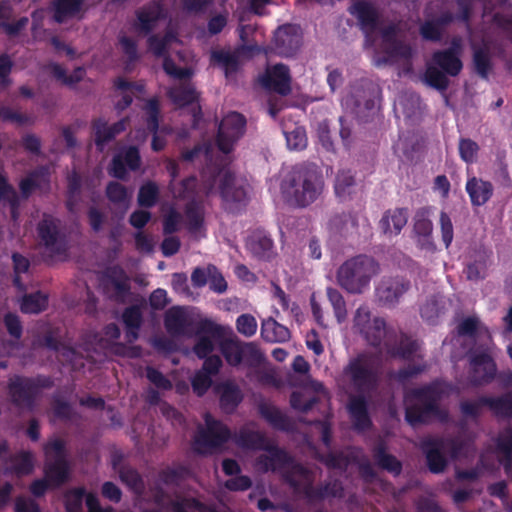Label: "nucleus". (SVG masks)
<instances>
[{
    "label": "nucleus",
    "mask_w": 512,
    "mask_h": 512,
    "mask_svg": "<svg viewBox=\"0 0 512 512\" xmlns=\"http://www.w3.org/2000/svg\"><path fill=\"white\" fill-rule=\"evenodd\" d=\"M173 35L170 32H167L163 37L158 35H150L147 44L149 50L157 57L165 56L167 53V46Z\"/></svg>",
    "instance_id": "nucleus-58"
},
{
    "label": "nucleus",
    "mask_w": 512,
    "mask_h": 512,
    "mask_svg": "<svg viewBox=\"0 0 512 512\" xmlns=\"http://www.w3.org/2000/svg\"><path fill=\"white\" fill-rule=\"evenodd\" d=\"M264 88L281 95H287L291 91L289 68L284 64H276L267 69L261 79Z\"/></svg>",
    "instance_id": "nucleus-25"
},
{
    "label": "nucleus",
    "mask_w": 512,
    "mask_h": 512,
    "mask_svg": "<svg viewBox=\"0 0 512 512\" xmlns=\"http://www.w3.org/2000/svg\"><path fill=\"white\" fill-rule=\"evenodd\" d=\"M164 326L171 335H184L188 326V318L183 308L174 306L168 309L164 316Z\"/></svg>",
    "instance_id": "nucleus-37"
},
{
    "label": "nucleus",
    "mask_w": 512,
    "mask_h": 512,
    "mask_svg": "<svg viewBox=\"0 0 512 512\" xmlns=\"http://www.w3.org/2000/svg\"><path fill=\"white\" fill-rule=\"evenodd\" d=\"M372 457L378 468L397 477L402 473L403 464L393 454L388 452L385 441H378L371 449Z\"/></svg>",
    "instance_id": "nucleus-28"
},
{
    "label": "nucleus",
    "mask_w": 512,
    "mask_h": 512,
    "mask_svg": "<svg viewBox=\"0 0 512 512\" xmlns=\"http://www.w3.org/2000/svg\"><path fill=\"white\" fill-rule=\"evenodd\" d=\"M69 462L67 459H53L45 464V478L53 487H60L69 478Z\"/></svg>",
    "instance_id": "nucleus-36"
},
{
    "label": "nucleus",
    "mask_w": 512,
    "mask_h": 512,
    "mask_svg": "<svg viewBox=\"0 0 512 512\" xmlns=\"http://www.w3.org/2000/svg\"><path fill=\"white\" fill-rule=\"evenodd\" d=\"M360 334L367 343L373 347H379L386 334V322L383 318L375 317Z\"/></svg>",
    "instance_id": "nucleus-43"
},
{
    "label": "nucleus",
    "mask_w": 512,
    "mask_h": 512,
    "mask_svg": "<svg viewBox=\"0 0 512 512\" xmlns=\"http://www.w3.org/2000/svg\"><path fill=\"white\" fill-rule=\"evenodd\" d=\"M326 293L328 300L333 307L337 321L342 323L347 317L346 302L343 295L337 289L332 287H328Z\"/></svg>",
    "instance_id": "nucleus-52"
},
{
    "label": "nucleus",
    "mask_w": 512,
    "mask_h": 512,
    "mask_svg": "<svg viewBox=\"0 0 512 512\" xmlns=\"http://www.w3.org/2000/svg\"><path fill=\"white\" fill-rule=\"evenodd\" d=\"M374 88L369 84L361 83L353 86L351 92V99L356 108L364 107L371 109L374 106Z\"/></svg>",
    "instance_id": "nucleus-46"
},
{
    "label": "nucleus",
    "mask_w": 512,
    "mask_h": 512,
    "mask_svg": "<svg viewBox=\"0 0 512 512\" xmlns=\"http://www.w3.org/2000/svg\"><path fill=\"white\" fill-rule=\"evenodd\" d=\"M247 248L259 260L268 261L275 255L273 240L263 231H256L249 237Z\"/></svg>",
    "instance_id": "nucleus-33"
},
{
    "label": "nucleus",
    "mask_w": 512,
    "mask_h": 512,
    "mask_svg": "<svg viewBox=\"0 0 512 512\" xmlns=\"http://www.w3.org/2000/svg\"><path fill=\"white\" fill-rule=\"evenodd\" d=\"M473 67L477 75L482 79H488L492 70V62L489 52L485 48H477L473 52Z\"/></svg>",
    "instance_id": "nucleus-47"
},
{
    "label": "nucleus",
    "mask_w": 512,
    "mask_h": 512,
    "mask_svg": "<svg viewBox=\"0 0 512 512\" xmlns=\"http://www.w3.org/2000/svg\"><path fill=\"white\" fill-rule=\"evenodd\" d=\"M380 32L381 48L385 56L377 61L378 64L393 63L398 60H409L412 58L411 46L398 39V29L394 24L382 28Z\"/></svg>",
    "instance_id": "nucleus-12"
},
{
    "label": "nucleus",
    "mask_w": 512,
    "mask_h": 512,
    "mask_svg": "<svg viewBox=\"0 0 512 512\" xmlns=\"http://www.w3.org/2000/svg\"><path fill=\"white\" fill-rule=\"evenodd\" d=\"M261 451L265 453L260 454L255 459V467L263 473H279L283 481L294 490L300 479V476L295 472V467L303 465L296 462L294 457L284 448L270 440Z\"/></svg>",
    "instance_id": "nucleus-6"
},
{
    "label": "nucleus",
    "mask_w": 512,
    "mask_h": 512,
    "mask_svg": "<svg viewBox=\"0 0 512 512\" xmlns=\"http://www.w3.org/2000/svg\"><path fill=\"white\" fill-rule=\"evenodd\" d=\"M427 369V365L423 364H409L407 367L399 369L392 373L391 378L395 379L399 383H405L411 378L418 376Z\"/></svg>",
    "instance_id": "nucleus-62"
},
{
    "label": "nucleus",
    "mask_w": 512,
    "mask_h": 512,
    "mask_svg": "<svg viewBox=\"0 0 512 512\" xmlns=\"http://www.w3.org/2000/svg\"><path fill=\"white\" fill-rule=\"evenodd\" d=\"M410 287V281L404 277H383L375 288V297L380 305L395 307Z\"/></svg>",
    "instance_id": "nucleus-16"
},
{
    "label": "nucleus",
    "mask_w": 512,
    "mask_h": 512,
    "mask_svg": "<svg viewBox=\"0 0 512 512\" xmlns=\"http://www.w3.org/2000/svg\"><path fill=\"white\" fill-rule=\"evenodd\" d=\"M146 127L151 133H158L160 119V103L157 97L147 100L144 106Z\"/></svg>",
    "instance_id": "nucleus-50"
},
{
    "label": "nucleus",
    "mask_w": 512,
    "mask_h": 512,
    "mask_svg": "<svg viewBox=\"0 0 512 512\" xmlns=\"http://www.w3.org/2000/svg\"><path fill=\"white\" fill-rule=\"evenodd\" d=\"M100 283L104 295L116 303H125L131 293L130 278L119 265L106 268Z\"/></svg>",
    "instance_id": "nucleus-10"
},
{
    "label": "nucleus",
    "mask_w": 512,
    "mask_h": 512,
    "mask_svg": "<svg viewBox=\"0 0 512 512\" xmlns=\"http://www.w3.org/2000/svg\"><path fill=\"white\" fill-rule=\"evenodd\" d=\"M301 45V36L297 29L286 24L279 27L274 34V46L278 54L282 56H293Z\"/></svg>",
    "instance_id": "nucleus-24"
},
{
    "label": "nucleus",
    "mask_w": 512,
    "mask_h": 512,
    "mask_svg": "<svg viewBox=\"0 0 512 512\" xmlns=\"http://www.w3.org/2000/svg\"><path fill=\"white\" fill-rule=\"evenodd\" d=\"M465 190L470 198L471 205L480 207L492 198L494 187L490 181L471 176L467 179Z\"/></svg>",
    "instance_id": "nucleus-29"
},
{
    "label": "nucleus",
    "mask_w": 512,
    "mask_h": 512,
    "mask_svg": "<svg viewBox=\"0 0 512 512\" xmlns=\"http://www.w3.org/2000/svg\"><path fill=\"white\" fill-rule=\"evenodd\" d=\"M86 490L83 487L73 488L64 494V504L67 512H81Z\"/></svg>",
    "instance_id": "nucleus-55"
},
{
    "label": "nucleus",
    "mask_w": 512,
    "mask_h": 512,
    "mask_svg": "<svg viewBox=\"0 0 512 512\" xmlns=\"http://www.w3.org/2000/svg\"><path fill=\"white\" fill-rule=\"evenodd\" d=\"M206 428L201 429L195 437L196 450L204 453L200 448H218L231 439L230 429L221 421L214 419L210 414L205 415Z\"/></svg>",
    "instance_id": "nucleus-13"
},
{
    "label": "nucleus",
    "mask_w": 512,
    "mask_h": 512,
    "mask_svg": "<svg viewBox=\"0 0 512 512\" xmlns=\"http://www.w3.org/2000/svg\"><path fill=\"white\" fill-rule=\"evenodd\" d=\"M40 244L51 255H62L67 251L66 234L61 228V221L52 215L44 214L37 224Z\"/></svg>",
    "instance_id": "nucleus-9"
},
{
    "label": "nucleus",
    "mask_w": 512,
    "mask_h": 512,
    "mask_svg": "<svg viewBox=\"0 0 512 512\" xmlns=\"http://www.w3.org/2000/svg\"><path fill=\"white\" fill-rule=\"evenodd\" d=\"M408 221L407 208H394L386 210L380 221L379 228L386 236H397L406 226Z\"/></svg>",
    "instance_id": "nucleus-30"
},
{
    "label": "nucleus",
    "mask_w": 512,
    "mask_h": 512,
    "mask_svg": "<svg viewBox=\"0 0 512 512\" xmlns=\"http://www.w3.org/2000/svg\"><path fill=\"white\" fill-rule=\"evenodd\" d=\"M245 117L238 112H230L220 122L216 137L218 149L224 154L230 153L235 143L244 135Z\"/></svg>",
    "instance_id": "nucleus-11"
},
{
    "label": "nucleus",
    "mask_w": 512,
    "mask_h": 512,
    "mask_svg": "<svg viewBox=\"0 0 512 512\" xmlns=\"http://www.w3.org/2000/svg\"><path fill=\"white\" fill-rule=\"evenodd\" d=\"M167 96L178 107H186L198 103L199 100V93L189 79L169 88Z\"/></svg>",
    "instance_id": "nucleus-34"
},
{
    "label": "nucleus",
    "mask_w": 512,
    "mask_h": 512,
    "mask_svg": "<svg viewBox=\"0 0 512 512\" xmlns=\"http://www.w3.org/2000/svg\"><path fill=\"white\" fill-rule=\"evenodd\" d=\"M146 378L151 382L156 388L169 391L172 389V382L158 369L147 366L145 369Z\"/></svg>",
    "instance_id": "nucleus-64"
},
{
    "label": "nucleus",
    "mask_w": 512,
    "mask_h": 512,
    "mask_svg": "<svg viewBox=\"0 0 512 512\" xmlns=\"http://www.w3.org/2000/svg\"><path fill=\"white\" fill-rule=\"evenodd\" d=\"M220 196L227 204L235 205L236 207L245 205L247 201V191L242 182H239L235 175L226 171L220 181L219 185Z\"/></svg>",
    "instance_id": "nucleus-23"
},
{
    "label": "nucleus",
    "mask_w": 512,
    "mask_h": 512,
    "mask_svg": "<svg viewBox=\"0 0 512 512\" xmlns=\"http://www.w3.org/2000/svg\"><path fill=\"white\" fill-rule=\"evenodd\" d=\"M231 440L243 450L261 451L269 439L265 433L250 429L247 425L232 434Z\"/></svg>",
    "instance_id": "nucleus-27"
},
{
    "label": "nucleus",
    "mask_w": 512,
    "mask_h": 512,
    "mask_svg": "<svg viewBox=\"0 0 512 512\" xmlns=\"http://www.w3.org/2000/svg\"><path fill=\"white\" fill-rule=\"evenodd\" d=\"M188 475V469L185 466H178L175 468H166L159 472L160 481L169 486H178L182 480Z\"/></svg>",
    "instance_id": "nucleus-56"
},
{
    "label": "nucleus",
    "mask_w": 512,
    "mask_h": 512,
    "mask_svg": "<svg viewBox=\"0 0 512 512\" xmlns=\"http://www.w3.org/2000/svg\"><path fill=\"white\" fill-rule=\"evenodd\" d=\"M48 305V297L41 291H36L23 296L20 309L26 314H38L44 311Z\"/></svg>",
    "instance_id": "nucleus-42"
},
{
    "label": "nucleus",
    "mask_w": 512,
    "mask_h": 512,
    "mask_svg": "<svg viewBox=\"0 0 512 512\" xmlns=\"http://www.w3.org/2000/svg\"><path fill=\"white\" fill-rule=\"evenodd\" d=\"M122 322L125 327L140 329L143 323V314L140 306L131 305L126 307L122 313Z\"/></svg>",
    "instance_id": "nucleus-60"
},
{
    "label": "nucleus",
    "mask_w": 512,
    "mask_h": 512,
    "mask_svg": "<svg viewBox=\"0 0 512 512\" xmlns=\"http://www.w3.org/2000/svg\"><path fill=\"white\" fill-rule=\"evenodd\" d=\"M480 146L470 138L461 137L458 142L460 159L467 165L474 164L478 159Z\"/></svg>",
    "instance_id": "nucleus-48"
},
{
    "label": "nucleus",
    "mask_w": 512,
    "mask_h": 512,
    "mask_svg": "<svg viewBox=\"0 0 512 512\" xmlns=\"http://www.w3.org/2000/svg\"><path fill=\"white\" fill-rule=\"evenodd\" d=\"M211 60L228 71H236L238 68V57L229 51L216 50L211 54Z\"/></svg>",
    "instance_id": "nucleus-57"
},
{
    "label": "nucleus",
    "mask_w": 512,
    "mask_h": 512,
    "mask_svg": "<svg viewBox=\"0 0 512 512\" xmlns=\"http://www.w3.org/2000/svg\"><path fill=\"white\" fill-rule=\"evenodd\" d=\"M84 0H54L53 19L57 23H63L68 18L74 17L82 9Z\"/></svg>",
    "instance_id": "nucleus-39"
},
{
    "label": "nucleus",
    "mask_w": 512,
    "mask_h": 512,
    "mask_svg": "<svg viewBox=\"0 0 512 512\" xmlns=\"http://www.w3.org/2000/svg\"><path fill=\"white\" fill-rule=\"evenodd\" d=\"M381 363L371 353H360L349 360L343 373L356 394L348 398L347 411L357 431L369 430L373 423L369 415L367 395L379 385Z\"/></svg>",
    "instance_id": "nucleus-1"
},
{
    "label": "nucleus",
    "mask_w": 512,
    "mask_h": 512,
    "mask_svg": "<svg viewBox=\"0 0 512 512\" xmlns=\"http://www.w3.org/2000/svg\"><path fill=\"white\" fill-rule=\"evenodd\" d=\"M12 470L18 476L29 475L34 469V457L30 451H20L12 457Z\"/></svg>",
    "instance_id": "nucleus-49"
},
{
    "label": "nucleus",
    "mask_w": 512,
    "mask_h": 512,
    "mask_svg": "<svg viewBox=\"0 0 512 512\" xmlns=\"http://www.w3.org/2000/svg\"><path fill=\"white\" fill-rule=\"evenodd\" d=\"M420 448L425 455L429 471L434 474L442 473L447 466V460L443 452L445 448L444 439L425 438L421 441Z\"/></svg>",
    "instance_id": "nucleus-22"
},
{
    "label": "nucleus",
    "mask_w": 512,
    "mask_h": 512,
    "mask_svg": "<svg viewBox=\"0 0 512 512\" xmlns=\"http://www.w3.org/2000/svg\"><path fill=\"white\" fill-rule=\"evenodd\" d=\"M53 381L48 376H15L8 383V392L14 406L33 411L36 399L43 388H50Z\"/></svg>",
    "instance_id": "nucleus-7"
},
{
    "label": "nucleus",
    "mask_w": 512,
    "mask_h": 512,
    "mask_svg": "<svg viewBox=\"0 0 512 512\" xmlns=\"http://www.w3.org/2000/svg\"><path fill=\"white\" fill-rule=\"evenodd\" d=\"M430 216V207L418 208L413 216L412 234L417 248L428 253H434L437 247L433 237V222Z\"/></svg>",
    "instance_id": "nucleus-15"
},
{
    "label": "nucleus",
    "mask_w": 512,
    "mask_h": 512,
    "mask_svg": "<svg viewBox=\"0 0 512 512\" xmlns=\"http://www.w3.org/2000/svg\"><path fill=\"white\" fill-rule=\"evenodd\" d=\"M419 33L423 40L439 42L443 37L444 30L432 19L421 24Z\"/></svg>",
    "instance_id": "nucleus-59"
},
{
    "label": "nucleus",
    "mask_w": 512,
    "mask_h": 512,
    "mask_svg": "<svg viewBox=\"0 0 512 512\" xmlns=\"http://www.w3.org/2000/svg\"><path fill=\"white\" fill-rule=\"evenodd\" d=\"M186 226L191 233L200 230L204 222V216L200 207L195 203H188L185 209Z\"/></svg>",
    "instance_id": "nucleus-53"
},
{
    "label": "nucleus",
    "mask_w": 512,
    "mask_h": 512,
    "mask_svg": "<svg viewBox=\"0 0 512 512\" xmlns=\"http://www.w3.org/2000/svg\"><path fill=\"white\" fill-rule=\"evenodd\" d=\"M258 410L261 417L273 429L283 432L293 431V421L276 406L268 403H261L258 407Z\"/></svg>",
    "instance_id": "nucleus-32"
},
{
    "label": "nucleus",
    "mask_w": 512,
    "mask_h": 512,
    "mask_svg": "<svg viewBox=\"0 0 512 512\" xmlns=\"http://www.w3.org/2000/svg\"><path fill=\"white\" fill-rule=\"evenodd\" d=\"M355 185V176L350 170H339L334 183L335 195L341 200H346L353 193Z\"/></svg>",
    "instance_id": "nucleus-41"
},
{
    "label": "nucleus",
    "mask_w": 512,
    "mask_h": 512,
    "mask_svg": "<svg viewBox=\"0 0 512 512\" xmlns=\"http://www.w3.org/2000/svg\"><path fill=\"white\" fill-rule=\"evenodd\" d=\"M194 334L193 352L199 359H203L214 351L215 341L223 338L224 329L210 319H202L197 323Z\"/></svg>",
    "instance_id": "nucleus-14"
},
{
    "label": "nucleus",
    "mask_w": 512,
    "mask_h": 512,
    "mask_svg": "<svg viewBox=\"0 0 512 512\" xmlns=\"http://www.w3.org/2000/svg\"><path fill=\"white\" fill-rule=\"evenodd\" d=\"M442 396L443 390L438 382L411 389L406 395V400L415 401L407 403L405 407L406 422L412 427L429 424L434 420L447 422L448 411L440 406Z\"/></svg>",
    "instance_id": "nucleus-3"
},
{
    "label": "nucleus",
    "mask_w": 512,
    "mask_h": 512,
    "mask_svg": "<svg viewBox=\"0 0 512 512\" xmlns=\"http://www.w3.org/2000/svg\"><path fill=\"white\" fill-rule=\"evenodd\" d=\"M261 337L265 342L283 343L290 339L291 333L286 326L273 318H268L262 321Z\"/></svg>",
    "instance_id": "nucleus-38"
},
{
    "label": "nucleus",
    "mask_w": 512,
    "mask_h": 512,
    "mask_svg": "<svg viewBox=\"0 0 512 512\" xmlns=\"http://www.w3.org/2000/svg\"><path fill=\"white\" fill-rule=\"evenodd\" d=\"M282 194L288 204L306 208L321 198L325 180L320 168L309 162L292 167L281 184Z\"/></svg>",
    "instance_id": "nucleus-2"
},
{
    "label": "nucleus",
    "mask_w": 512,
    "mask_h": 512,
    "mask_svg": "<svg viewBox=\"0 0 512 512\" xmlns=\"http://www.w3.org/2000/svg\"><path fill=\"white\" fill-rule=\"evenodd\" d=\"M133 29L142 35H150L158 23L165 19L166 12L163 4L158 0H152L135 11Z\"/></svg>",
    "instance_id": "nucleus-18"
},
{
    "label": "nucleus",
    "mask_w": 512,
    "mask_h": 512,
    "mask_svg": "<svg viewBox=\"0 0 512 512\" xmlns=\"http://www.w3.org/2000/svg\"><path fill=\"white\" fill-rule=\"evenodd\" d=\"M295 469L300 479L294 491L302 494L309 503L322 501L329 497H342L344 489L341 481L338 479L326 481L324 484L314 486L315 475L313 471L305 466H296Z\"/></svg>",
    "instance_id": "nucleus-8"
},
{
    "label": "nucleus",
    "mask_w": 512,
    "mask_h": 512,
    "mask_svg": "<svg viewBox=\"0 0 512 512\" xmlns=\"http://www.w3.org/2000/svg\"><path fill=\"white\" fill-rule=\"evenodd\" d=\"M215 391L219 394L220 408L227 414H232L243 400L241 389L232 381L218 384Z\"/></svg>",
    "instance_id": "nucleus-31"
},
{
    "label": "nucleus",
    "mask_w": 512,
    "mask_h": 512,
    "mask_svg": "<svg viewBox=\"0 0 512 512\" xmlns=\"http://www.w3.org/2000/svg\"><path fill=\"white\" fill-rule=\"evenodd\" d=\"M106 196L110 202L114 204H122L127 201L128 192L123 184L111 181L106 186Z\"/></svg>",
    "instance_id": "nucleus-63"
},
{
    "label": "nucleus",
    "mask_w": 512,
    "mask_h": 512,
    "mask_svg": "<svg viewBox=\"0 0 512 512\" xmlns=\"http://www.w3.org/2000/svg\"><path fill=\"white\" fill-rule=\"evenodd\" d=\"M480 402L488 407L492 414L502 419H512V392L500 396H481Z\"/></svg>",
    "instance_id": "nucleus-35"
},
{
    "label": "nucleus",
    "mask_w": 512,
    "mask_h": 512,
    "mask_svg": "<svg viewBox=\"0 0 512 512\" xmlns=\"http://www.w3.org/2000/svg\"><path fill=\"white\" fill-rule=\"evenodd\" d=\"M469 380L473 385L490 383L496 375V363L486 352L473 354L470 357Z\"/></svg>",
    "instance_id": "nucleus-21"
},
{
    "label": "nucleus",
    "mask_w": 512,
    "mask_h": 512,
    "mask_svg": "<svg viewBox=\"0 0 512 512\" xmlns=\"http://www.w3.org/2000/svg\"><path fill=\"white\" fill-rule=\"evenodd\" d=\"M349 11L356 17L359 28L365 35V44L373 46V35L379 29L380 24V15L377 9L370 2L359 0L350 7Z\"/></svg>",
    "instance_id": "nucleus-17"
},
{
    "label": "nucleus",
    "mask_w": 512,
    "mask_h": 512,
    "mask_svg": "<svg viewBox=\"0 0 512 512\" xmlns=\"http://www.w3.org/2000/svg\"><path fill=\"white\" fill-rule=\"evenodd\" d=\"M141 163L138 147L129 146L113 156L108 167V173L116 179L126 180L128 178V170H139Z\"/></svg>",
    "instance_id": "nucleus-20"
},
{
    "label": "nucleus",
    "mask_w": 512,
    "mask_h": 512,
    "mask_svg": "<svg viewBox=\"0 0 512 512\" xmlns=\"http://www.w3.org/2000/svg\"><path fill=\"white\" fill-rule=\"evenodd\" d=\"M462 69L460 40L454 39L449 48L438 49L431 54L426 63L423 81L427 86L444 93L450 85L449 77L458 76Z\"/></svg>",
    "instance_id": "nucleus-4"
},
{
    "label": "nucleus",
    "mask_w": 512,
    "mask_h": 512,
    "mask_svg": "<svg viewBox=\"0 0 512 512\" xmlns=\"http://www.w3.org/2000/svg\"><path fill=\"white\" fill-rule=\"evenodd\" d=\"M51 181V171L48 165H40L30 171L27 176L19 182L21 196L28 199L34 190L41 189L43 186L49 187Z\"/></svg>",
    "instance_id": "nucleus-26"
},
{
    "label": "nucleus",
    "mask_w": 512,
    "mask_h": 512,
    "mask_svg": "<svg viewBox=\"0 0 512 512\" xmlns=\"http://www.w3.org/2000/svg\"><path fill=\"white\" fill-rule=\"evenodd\" d=\"M419 343L416 340H412L408 337H403L399 345L394 349L393 356L399 357L405 361H411L414 357L418 356Z\"/></svg>",
    "instance_id": "nucleus-54"
},
{
    "label": "nucleus",
    "mask_w": 512,
    "mask_h": 512,
    "mask_svg": "<svg viewBox=\"0 0 512 512\" xmlns=\"http://www.w3.org/2000/svg\"><path fill=\"white\" fill-rule=\"evenodd\" d=\"M160 196V190L158 185L154 181H147L143 183L138 191L137 202L142 208L154 207Z\"/></svg>",
    "instance_id": "nucleus-45"
},
{
    "label": "nucleus",
    "mask_w": 512,
    "mask_h": 512,
    "mask_svg": "<svg viewBox=\"0 0 512 512\" xmlns=\"http://www.w3.org/2000/svg\"><path fill=\"white\" fill-rule=\"evenodd\" d=\"M163 70L166 74L178 80L190 79L193 74L190 68L177 66L169 56H166L163 60Z\"/></svg>",
    "instance_id": "nucleus-61"
},
{
    "label": "nucleus",
    "mask_w": 512,
    "mask_h": 512,
    "mask_svg": "<svg viewBox=\"0 0 512 512\" xmlns=\"http://www.w3.org/2000/svg\"><path fill=\"white\" fill-rule=\"evenodd\" d=\"M0 202H7L9 204L11 217L13 220H16L19 215L20 197L2 173H0Z\"/></svg>",
    "instance_id": "nucleus-40"
},
{
    "label": "nucleus",
    "mask_w": 512,
    "mask_h": 512,
    "mask_svg": "<svg viewBox=\"0 0 512 512\" xmlns=\"http://www.w3.org/2000/svg\"><path fill=\"white\" fill-rule=\"evenodd\" d=\"M220 351L226 362L237 367L243 362L242 342L233 339H226L220 343Z\"/></svg>",
    "instance_id": "nucleus-44"
},
{
    "label": "nucleus",
    "mask_w": 512,
    "mask_h": 512,
    "mask_svg": "<svg viewBox=\"0 0 512 512\" xmlns=\"http://www.w3.org/2000/svg\"><path fill=\"white\" fill-rule=\"evenodd\" d=\"M128 121L127 118H122L109 124L103 117L94 118L91 121V131L96 149L103 152L110 142L127 129Z\"/></svg>",
    "instance_id": "nucleus-19"
},
{
    "label": "nucleus",
    "mask_w": 512,
    "mask_h": 512,
    "mask_svg": "<svg viewBox=\"0 0 512 512\" xmlns=\"http://www.w3.org/2000/svg\"><path fill=\"white\" fill-rule=\"evenodd\" d=\"M379 273L378 262L367 255H357L343 262L337 270L339 286L350 294L364 293L370 282Z\"/></svg>",
    "instance_id": "nucleus-5"
},
{
    "label": "nucleus",
    "mask_w": 512,
    "mask_h": 512,
    "mask_svg": "<svg viewBox=\"0 0 512 512\" xmlns=\"http://www.w3.org/2000/svg\"><path fill=\"white\" fill-rule=\"evenodd\" d=\"M242 355V363L250 368L258 367L264 360L262 352L254 342H242Z\"/></svg>",
    "instance_id": "nucleus-51"
}]
</instances>
